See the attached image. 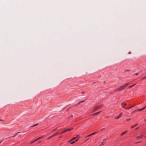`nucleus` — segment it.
Here are the masks:
<instances>
[{
  "mask_svg": "<svg viewBox=\"0 0 146 146\" xmlns=\"http://www.w3.org/2000/svg\"><path fill=\"white\" fill-rule=\"evenodd\" d=\"M126 105H127V104H126V103H125V102H123L121 104V106L122 107L124 108H125V106H126Z\"/></svg>",
  "mask_w": 146,
  "mask_h": 146,
  "instance_id": "obj_3",
  "label": "nucleus"
},
{
  "mask_svg": "<svg viewBox=\"0 0 146 146\" xmlns=\"http://www.w3.org/2000/svg\"><path fill=\"white\" fill-rule=\"evenodd\" d=\"M138 111V110H135L133 111L132 113H133V112H135L136 111Z\"/></svg>",
  "mask_w": 146,
  "mask_h": 146,
  "instance_id": "obj_30",
  "label": "nucleus"
},
{
  "mask_svg": "<svg viewBox=\"0 0 146 146\" xmlns=\"http://www.w3.org/2000/svg\"><path fill=\"white\" fill-rule=\"evenodd\" d=\"M141 142V141L138 142H136L135 143H140Z\"/></svg>",
  "mask_w": 146,
  "mask_h": 146,
  "instance_id": "obj_28",
  "label": "nucleus"
},
{
  "mask_svg": "<svg viewBox=\"0 0 146 146\" xmlns=\"http://www.w3.org/2000/svg\"><path fill=\"white\" fill-rule=\"evenodd\" d=\"M55 136V135H54V134H53L51 136H50L49 137H48L47 139H50V138H51L53 137L54 136Z\"/></svg>",
  "mask_w": 146,
  "mask_h": 146,
  "instance_id": "obj_10",
  "label": "nucleus"
},
{
  "mask_svg": "<svg viewBox=\"0 0 146 146\" xmlns=\"http://www.w3.org/2000/svg\"><path fill=\"white\" fill-rule=\"evenodd\" d=\"M92 135V134L91 133V134H90L87 135V136H86V137L87 138V137H90V136H91Z\"/></svg>",
  "mask_w": 146,
  "mask_h": 146,
  "instance_id": "obj_16",
  "label": "nucleus"
},
{
  "mask_svg": "<svg viewBox=\"0 0 146 146\" xmlns=\"http://www.w3.org/2000/svg\"><path fill=\"white\" fill-rule=\"evenodd\" d=\"M137 124H135L134 125H133V126H131V128H134V127H136V126H137Z\"/></svg>",
  "mask_w": 146,
  "mask_h": 146,
  "instance_id": "obj_13",
  "label": "nucleus"
},
{
  "mask_svg": "<svg viewBox=\"0 0 146 146\" xmlns=\"http://www.w3.org/2000/svg\"><path fill=\"white\" fill-rule=\"evenodd\" d=\"M138 73H136L135 74V75H138Z\"/></svg>",
  "mask_w": 146,
  "mask_h": 146,
  "instance_id": "obj_35",
  "label": "nucleus"
},
{
  "mask_svg": "<svg viewBox=\"0 0 146 146\" xmlns=\"http://www.w3.org/2000/svg\"><path fill=\"white\" fill-rule=\"evenodd\" d=\"M105 128H102L100 130V131H102Z\"/></svg>",
  "mask_w": 146,
  "mask_h": 146,
  "instance_id": "obj_31",
  "label": "nucleus"
},
{
  "mask_svg": "<svg viewBox=\"0 0 146 146\" xmlns=\"http://www.w3.org/2000/svg\"><path fill=\"white\" fill-rule=\"evenodd\" d=\"M41 143V141H39L38 142V143Z\"/></svg>",
  "mask_w": 146,
  "mask_h": 146,
  "instance_id": "obj_43",
  "label": "nucleus"
},
{
  "mask_svg": "<svg viewBox=\"0 0 146 146\" xmlns=\"http://www.w3.org/2000/svg\"><path fill=\"white\" fill-rule=\"evenodd\" d=\"M2 141H3V140H2V141H0V143H1V142H2Z\"/></svg>",
  "mask_w": 146,
  "mask_h": 146,
  "instance_id": "obj_39",
  "label": "nucleus"
},
{
  "mask_svg": "<svg viewBox=\"0 0 146 146\" xmlns=\"http://www.w3.org/2000/svg\"><path fill=\"white\" fill-rule=\"evenodd\" d=\"M101 112V111H99V112H97L96 113H94L92 115H97L99 113H100V112Z\"/></svg>",
  "mask_w": 146,
  "mask_h": 146,
  "instance_id": "obj_5",
  "label": "nucleus"
},
{
  "mask_svg": "<svg viewBox=\"0 0 146 146\" xmlns=\"http://www.w3.org/2000/svg\"><path fill=\"white\" fill-rule=\"evenodd\" d=\"M56 129H54L53 131H54L55 130H56Z\"/></svg>",
  "mask_w": 146,
  "mask_h": 146,
  "instance_id": "obj_44",
  "label": "nucleus"
},
{
  "mask_svg": "<svg viewBox=\"0 0 146 146\" xmlns=\"http://www.w3.org/2000/svg\"><path fill=\"white\" fill-rule=\"evenodd\" d=\"M71 141H70V140H69V141H68V143H69V142H71Z\"/></svg>",
  "mask_w": 146,
  "mask_h": 146,
  "instance_id": "obj_38",
  "label": "nucleus"
},
{
  "mask_svg": "<svg viewBox=\"0 0 146 146\" xmlns=\"http://www.w3.org/2000/svg\"><path fill=\"white\" fill-rule=\"evenodd\" d=\"M59 133L58 132H57L55 134H53L54 135H55V136L56 135L58 134Z\"/></svg>",
  "mask_w": 146,
  "mask_h": 146,
  "instance_id": "obj_27",
  "label": "nucleus"
},
{
  "mask_svg": "<svg viewBox=\"0 0 146 146\" xmlns=\"http://www.w3.org/2000/svg\"><path fill=\"white\" fill-rule=\"evenodd\" d=\"M127 131H125L121 133V134H120V135L121 136L123 135L124 134H125L127 133Z\"/></svg>",
  "mask_w": 146,
  "mask_h": 146,
  "instance_id": "obj_8",
  "label": "nucleus"
},
{
  "mask_svg": "<svg viewBox=\"0 0 146 146\" xmlns=\"http://www.w3.org/2000/svg\"><path fill=\"white\" fill-rule=\"evenodd\" d=\"M73 116V115H72L70 117H72Z\"/></svg>",
  "mask_w": 146,
  "mask_h": 146,
  "instance_id": "obj_41",
  "label": "nucleus"
},
{
  "mask_svg": "<svg viewBox=\"0 0 146 146\" xmlns=\"http://www.w3.org/2000/svg\"><path fill=\"white\" fill-rule=\"evenodd\" d=\"M0 121H3V120L2 119H0Z\"/></svg>",
  "mask_w": 146,
  "mask_h": 146,
  "instance_id": "obj_42",
  "label": "nucleus"
},
{
  "mask_svg": "<svg viewBox=\"0 0 146 146\" xmlns=\"http://www.w3.org/2000/svg\"><path fill=\"white\" fill-rule=\"evenodd\" d=\"M84 93V92H82V94H83Z\"/></svg>",
  "mask_w": 146,
  "mask_h": 146,
  "instance_id": "obj_33",
  "label": "nucleus"
},
{
  "mask_svg": "<svg viewBox=\"0 0 146 146\" xmlns=\"http://www.w3.org/2000/svg\"><path fill=\"white\" fill-rule=\"evenodd\" d=\"M96 133V132H94L93 133H92V135H93L95 134Z\"/></svg>",
  "mask_w": 146,
  "mask_h": 146,
  "instance_id": "obj_26",
  "label": "nucleus"
},
{
  "mask_svg": "<svg viewBox=\"0 0 146 146\" xmlns=\"http://www.w3.org/2000/svg\"><path fill=\"white\" fill-rule=\"evenodd\" d=\"M125 86H124L123 85L122 86L118 88H117L115 90H114V91L115 92H118L119 91H120L121 90H124L125 88Z\"/></svg>",
  "mask_w": 146,
  "mask_h": 146,
  "instance_id": "obj_1",
  "label": "nucleus"
},
{
  "mask_svg": "<svg viewBox=\"0 0 146 146\" xmlns=\"http://www.w3.org/2000/svg\"><path fill=\"white\" fill-rule=\"evenodd\" d=\"M89 138H87L86 139H85V140L84 141L85 142H86L87 141H88V140L89 139Z\"/></svg>",
  "mask_w": 146,
  "mask_h": 146,
  "instance_id": "obj_25",
  "label": "nucleus"
},
{
  "mask_svg": "<svg viewBox=\"0 0 146 146\" xmlns=\"http://www.w3.org/2000/svg\"><path fill=\"white\" fill-rule=\"evenodd\" d=\"M72 128H71L69 129H66V131H70V130H72Z\"/></svg>",
  "mask_w": 146,
  "mask_h": 146,
  "instance_id": "obj_15",
  "label": "nucleus"
},
{
  "mask_svg": "<svg viewBox=\"0 0 146 146\" xmlns=\"http://www.w3.org/2000/svg\"><path fill=\"white\" fill-rule=\"evenodd\" d=\"M146 78V76L145 77L143 78L142 79L143 80V79H145Z\"/></svg>",
  "mask_w": 146,
  "mask_h": 146,
  "instance_id": "obj_29",
  "label": "nucleus"
},
{
  "mask_svg": "<svg viewBox=\"0 0 146 146\" xmlns=\"http://www.w3.org/2000/svg\"><path fill=\"white\" fill-rule=\"evenodd\" d=\"M136 84H133V85H132L131 86H129V87H128V88H131L132 87H133V86H134V85H135Z\"/></svg>",
  "mask_w": 146,
  "mask_h": 146,
  "instance_id": "obj_14",
  "label": "nucleus"
},
{
  "mask_svg": "<svg viewBox=\"0 0 146 146\" xmlns=\"http://www.w3.org/2000/svg\"><path fill=\"white\" fill-rule=\"evenodd\" d=\"M145 120V121H146V119H145V120Z\"/></svg>",
  "mask_w": 146,
  "mask_h": 146,
  "instance_id": "obj_46",
  "label": "nucleus"
},
{
  "mask_svg": "<svg viewBox=\"0 0 146 146\" xmlns=\"http://www.w3.org/2000/svg\"><path fill=\"white\" fill-rule=\"evenodd\" d=\"M76 141H74L71 143L70 144H73Z\"/></svg>",
  "mask_w": 146,
  "mask_h": 146,
  "instance_id": "obj_23",
  "label": "nucleus"
},
{
  "mask_svg": "<svg viewBox=\"0 0 146 146\" xmlns=\"http://www.w3.org/2000/svg\"><path fill=\"white\" fill-rule=\"evenodd\" d=\"M102 106V105H100L99 106H95L93 109V112L94 111L96 110L101 108Z\"/></svg>",
  "mask_w": 146,
  "mask_h": 146,
  "instance_id": "obj_2",
  "label": "nucleus"
},
{
  "mask_svg": "<svg viewBox=\"0 0 146 146\" xmlns=\"http://www.w3.org/2000/svg\"><path fill=\"white\" fill-rule=\"evenodd\" d=\"M129 84V83H127L126 84H125L123 86H125V88L127 85H128Z\"/></svg>",
  "mask_w": 146,
  "mask_h": 146,
  "instance_id": "obj_17",
  "label": "nucleus"
},
{
  "mask_svg": "<svg viewBox=\"0 0 146 146\" xmlns=\"http://www.w3.org/2000/svg\"><path fill=\"white\" fill-rule=\"evenodd\" d=\"M122 114H123V113L122 112H121L120 113V114H119V116H118L117 117L115 118V119H118L119 118H120L121 117L122 115Z\"/></svg>",
  "mask_w": 146,
  "mask_h": 146,
  "instance_id": "obj_4",
  "label": "nucleus"
},
{
  "mask_svg": "<svg viewBox=\"0 0 146 146\" xmlns=\"http://www.w3.org/2000/svg\"><path fill=\"white\" fill-rule=\"evenodd\" d=\"M33 142H33V141H32V142H31V144H32V143H33Z\"/></svg>",
  "mask_w": 146,
  "mask_h": 146,
  "instance_id": "obj_37",
  "label": "nucleus"
},
{
  "mask_svg": "<svg viewBox=\"0 0 146 146\" xmlns=\"http://www.w3.org/2000/svg\"><path fill=\"white\" fill-rule=\"evenodd\" d=\"M135 105H134V106H130V107H129V108H125V109H126V110H129V109H131V108H132V107H133Z\"/></svg>",
  "mask_w": 146,
  "mask_h": 146,
  "instance_id": "obj_12",
  "label": "nucleus"
},
{
  "mask_svg": "<svg viewBox=\"0 0 146 146\" xmlns=\"http://www.w3.org/2000/svg\"><path fill=\"white\" fill-rule=\"evenodd\" d=\"M131 119V118L126 119V120L127 121H128Z\"/></svg>",
  "mask_w": 146,
  "mask_h": 146,
  "instance_id": "obj_20",
  "label": "nucleus"
},
{
  "mask_svg": "<svg viewBox=\"0 0 146 146\" xmlns=\"http://www.w3.org/2000/svg\"><path fill=\"white\" fill-rule=\"evenodd\" d=\"M84 102V101H81L80 102H79L77 104V105H79L80 103H81V102Z\"/></svg>",
  "mask_w": 146,
  "mask_h": 146,
  "instance_id": "obj_19",
  "label": "nucleus"
},
{
  "mask_svg": "<svg viewBox=\"0 0 146 146\" xmlns=\"http://www.w3.org/2000/svg\"><path fill=\"white\" fill-rule=\"evenodd\" d=\"M53 131V130L52 131V132H53V131Z\"/></svg>",
  "mask_w": 146,
  "mask_h": 146,
  "instance_id": "obj_47",
  "label": "nucleus"
},
{
  "mask_svg": "<svg viewBox=\"0 0 146 146\" xmlns=\"http://www.w3.org/2000/svg\"><path fill=\"white\" fill-rule=\"evenodd\" d=\"M66 131V130H65L63 131H62L61 133H60V135L62 134L65 133Z\"/></svg>",
  "mask_w": 146,
  "mask_h": 146,
  "instance_id": "obj_11",
  "label": "nucleus"
},
{
  "mask_svg": "<svg viewBox=\"0 0 146 146\" xmlns=\"http://www.w3.org/2000/svg\"><path fill=\"white\" fill-rule=\"evenodd\" d=\"M42 137H39L37 138L36 139V140H39V139H40Z\"/></svg>",
  "mask_w": 146,
  "mask_h": 146,
  "instance_id": "obj_21",
  "label": "nucleus"
},
{
  "mask_svg": "<svg viewBox=\"0 0 146 146\" xmlns=\"http://www.w3.org/2000/svg\"><path fill=\"white\" fill-rule=\"evenodd\" d=\"M38 125V123L36 124H35V125H32V126H31V127H35V126H36V125Z\"/></svg>",
  "mask_w": 146,
  "mask_h": 146,
  "instance_id": "obj_18",
  "label": "nucleus"
},
{
  "mask_svg": "<svg viewBox=\"0 0 146 146\" xmlns=\"http://www.w3.org/2000/svg\"><path fill=\"white\" fill-rule=\"evenodd\" d=\"M145 107H146V106L144 107H143L142 108L138 109V111H142V110H144L145 109Z\"/></svg>",
  "mask_w": 146,
  "mask_h": 146,
  "instance_id": "obj_7",
  "label": "nucleus"
},
{
  "mask_svg": "<svg viewBox=\"0 0 146 146\" xmlns=\"http://www.w3.org/2000/svg\"><path fill=\"white\" fill-rule=\"evenodd\" d=\"M15 135L12 137H14Z\"/></svg>",
  "mask_w": 146,
  "mask_h": 146,
  "instance_id": "obj_40",
  "label": "nucleus"
},
{
  "mask_svg": "<svg viewBox=\"0 0 146 146\" xmlns=\"http://www.w3.org/2000/svg\"><path fill=\"white\" fill-rule=\"evenodd\" d=\"M143 137V135H141L139 136H138L136 138L137 139H140Z\"/></svg>",
  "mask_w": 146,
  "mask_h": 146,
  "instance_id": "obj_6",
  "label": "nucleus"
},
{
  "mask_svg": "<svg viewBox=\"0 0 146 146\" xmlns=\"http://www.w3.org/2000/svg\"><path fill=\"white\" fill-rule=\"evenodd\" d=\"M20 133V132H17V133H15V135L16 136V135H17V134H18V133Z\"/></svg>",
  "mask_w": 146,
  "mask_h": 146,
  "instance_id": "obj_24",
  "label": "nucleus"
},
{
  "mask_svg": "<svg viewBox=\"0 0 146 146\" xmlns=\"http://www.w3.org/2000/svg\"><path fill=\"white\" fill-rule=\"evenodd\" d=\"M78 140V138H77V139H76V140L75 141H77Z\"/></svg>",
  "mask_w": 146,
  "mask_h": 146,
  "instance_id": "obj_36",
  "label": "nucleus"
},
{
  "mask_svg": "<svg viewBox=\"0 0 146 146\" xmlns=\"http://www.w3.org/2000/svg\"><path fill=\"white\" fill-rule=\"evenodd\" d=\"M138 129V127L136 128V129Z\"/></svg>",
  "mask_w": 146,
  "mask_h": 146,
  "instance_id": "obj_45",
  "label": "nucleus"
},
{
  "mask_svg": "<svg viewBox=\"0 0 146 146\" xmlns=\"http://www.w3.org/2000/svg\"><path fill=\"white\" fill-rule=\"evenodd\" d=\"M102 145H104V143L103 142L99 146H101Z\"/></svg>",
  "mask_w": 146,
  "mask_h": 146,
  "instance_id": "obj_22",
  "label": "nucleus"
},
{
  "mask_svg": "<svg viewBox=\"0 0 146 146\" xmlns=\"http://www.w3.org/2000/svg\"><path fill=\"white\" fill-rule=\"evenodd\" d=\"M37 141V140H36V139H35V140H34V141H33V142H35L36 141Z\"/></svg>",
  "mask_w": 146,
  "mask_h": 146,
  "instance_id": "obj_32",
  "label": "nucleus"
},
{
  "mask_svg": "<svg viewBox=\"0 0 146 146\" xmlns=\"http://www.w3.org/2000/svg\"><path fill=\"white\" fill-rule=\"evenodd\" d=\"M78 135H77L76 137H73L72 138V139H71L70 140V141H73V140H74L75 139L76 137H78Z\"/></svg>",
  "mask_w": 146,
  "mask_h": 146,
  "instance_id": "obj_9",
  "label": "nucleus"
},
{
  "mask_svg": "<svg viewBox=\"0 0 146 146\" xmlns=\"http://www.w3.org/2000/svg\"><path fill=\"white\" fill-rule=\"evenodd\" d=\"M125 71H129L130 70H125Z\"/></svg>",
  "mask_w": 146,
  "mask_h": 146,
  "instance_id": "obj_34",
  "label": "nucleus"
},
{
  "mask_svg": "<svg viewBox=\"0 0 146 146\" xmlns=\"http://www.w3.org/2000/svg\"><path fill=\"white\" fill-rule=\"evenodd\" d=\"M145 137L146 138V135L145 136Z\"/></svg>",
  "mask_w": 146,
  "mask_h": 146,
  "instance_id": "obj_48",
  "label": "nucleus"
}]
</instances>
